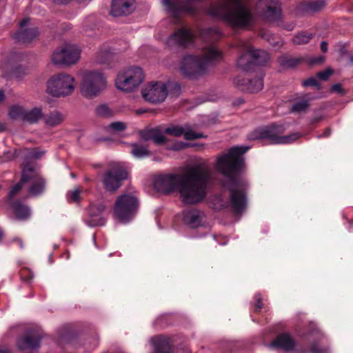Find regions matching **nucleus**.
<instances>
[{
    "instance_id": "13",
    "label": "nucleus",
    "mask_w": 353,
    "mask_h": 353,
    "mask_svg": "<svg viewBox=\"0 0 353 353\" xmlns=\"http://www.w3.org/2000/svg\"><path fill=\"white\" fill-rule=\"evenodd\" d=\"M169 85V83L163 81H151L142 89V97L152 103H162L168 97Z\"/></svg>"
},
{
    "instance_id": "57",
    "label": "nucleus",
    "mask_w": 353,
    "mask_h": 353,
    "mask_svg": "<svg viewBox=\"0 0 353 353\" xmlns=\"http://www.w3.org/2000/svg\"><path fill=\"white\" fill-rule=\"evenodd\" d=\"M4 99V92L2 90H0V102H1Z\"/></svg>"
},
{
    "instance_id": "33",
    "label": "nucleus",
    "mask_w": 353,
    "mask_h": 353,
    "mask_svg": "<svg viewBox=\"0 0 353 353\" xmlns=\"http://www.w3.org/2000/svg\"><path fill=\"white\" fill-rule=\"evenodd\" d=\"M302 58L290 57L288 56H282L279 58L280 64L284 67L292 68L299 64L302 61Z\"/></svg>"
},
{
    "instance_id": "42",
    "label": "nucleus",
    "mask_w": 353,
    "mask_h": 353,
    "mask_svg": "<svg viewBox=\"0 0 353 353\" xmlns=\"http://www.w3.org/2000/svg\"><path fill=\"white\" fill-rule=\"evenodd\" d=\"M194 145L191 144V143H185V142H183V141H178V142H176L170 148V149L173 150H181L185 149L186 148L192 147Z\"/></svg>"
},
{
    "instance_id": "46",
    "label": "nucleus",
    "mask_w": 353,
    "mask_h": 353,
    "mask_svg": "<svg viewBox=\"0 0 353 353\" xmlns=\"http://www.w3.org/2000/svg\"><path fill=\"white\" fill-rule=\"evenodd\" d=\"M80 190L79 189H74L72 190L70 193V199L72 201H78L80 199Z\"/></svg>"
},
{
    "instance_id": "52",
    "label": "nucleus",
    "mask_w": 353,
    "mask_h": 353,
    "mask_svg": "<svg viewBox=\"0 0 353 353\" xmlns=\"http://www.w3.org/2000/svg\"><path fill=\"white\" fill-rule=\"evenodd\" d=\"M0 353H11V350L6 346H0Z\"/></svg>"
},
{
    "instance_id": "11",
    "label": "nucleus",
    "mask_w": 353,
    "mask_h": 353,
    "mask_svg": "<svg viewBox=\"0 0 353 353\" xmlns=\"http://www.w3.org/2000/svg\"><path fill=\"white\" fill-rule=\"evenodd\" d=\"M22 182L30 184L28 192L30 196H36L45 190V181L40 176L36 165L26 163L22 168Z\"/></svg>"
},
{
    "instance_id": "63",
    "label": "nucleus",
    "mask_w": 353,
    "mask_h": 353,
    "mask_svg": "<svg viewBox=\"0 0 353 353\" xmlns=\"http://www.w3.org/2000/svg\"><path fill=\"white\" fill-rule=\"evenodd\" d=\"M350 224L351 225H353V221H351V222H350Z\"/></svg>"
},
{
    "instance_id": "36",
    "label": "nucleus",
    "mask_w": 353,
    "mask_h": 353,
    "mask_svg": "<svg viewBox=\"0 0 353 353\" xmlns=\"http://www.w3.org/2000/svg\"><path fill=\"white\" fill-rule=\"evenodd\" d=\"M312 37V33L300 32L292 38V42L296 45H303L307 43Z\"/></svg>"
},
{
    "instance_id": "49",
    "label": "nucleus",
    "mask_w": 353,
    "mask_h": 353,
    "mask_svg": "<svg viewBox=\"0 0 353 353\" xmlns=\"http://www.w3.org/2000/svg\"><path fill=\"white\" fill-rule=\"evenodd\" d=\"M255 299H256V310H261L263 307V303L261 301V296L260 294L255 295Z\"/></svg>"
},
{
    "instance_id": "4",
    "label": "nucleus",
    "mask_w": 353,
    "mask_h": 353,
    "mask_svg": "<svg viewBox=\"0 0 353 353\" xmlns=\"http://www.w3.org/2000/svg\"><path fill=\"white\" fill-rule=\"evenodd\" d=\"M208 14L234 28H246L254 22V13L248 0H219L210 5Z\"/></svg>"
},
{
    "instance_id": "17",
    "label": "nucleus",
    "mask_w": 353,
    "mask_h": 353,
    "mask_svg": "<svg viewBox=\"0 0 353 353\" xmlns=\"http://www.w3.org/2000/svg\"><path fill=\"white\" fill-rule=\"evenodd\" d=\"M194 39L192 32L185 28H181L171 34L166 41V45L170 50H177L179 48H186Z\"/></svg>"
},
{
    "instance_id": "45",
    "label": "nucleus",
    "mask_w": 353,
    "mask_h": 353,
    "mask_svg": "<svg viewBox=\"0 0 353 353\" xmlns=\"http://www.w3.org/2000/svg\"><path fill=\"white\" fill-rule=\"evenodd\" d=\"M303 86L307 87V86H314L318 87L319 86V82L314 77L309 78L302 83Z\"/></svg>"
},
{
    "instance_id": "31",
    "label": "nucleus",
    "mask_w": 353,
    "mask_h": 353,
    "mask_svg": "<svg viewBox=\"0 0 353 353\" xmlns=\"http://www.w3.org/2000/svg\"><path fill=\"white\" fill-rule=\"evenodd\" d=\"M26 110L19 105H14L11 107L9 111V116L11 119L15 120H21L24 121Z\"/></svg>"
},
{
    "instance_id": "58",
    "label": "nucleus",
    "mask_w": 353,
    "mask_h": 353,
    "mask_svg": "<svg viewBox=\"0 0 353 353\" xmlns=\"http://www.w3.org/2000/svg\"><path fill=\"white\" fill-rule=\"evenodd\" d=\"M5 130L6 125L3 123H0V132L4 131Z\"/></svg>"
},
{
    "instance_id": "1",
    "label": "nucleus",
    "mask_w": 353,
    "mask_h": 353,
    "mask_svg": "<svg viewBox=\"0 0 353 353\" xmlns=\"http://www.w3.org/2000/svg\"><path fill=\"white\" fill-rule=\"evenodd\" d=\"M210 179L209 170L202 165H197L187 169L183 174L159 175L154 179V186L157 191L163 194L178 191L183 203L195 204L205 197Z\"/></svg>"
},
{
    "instance_id": "61",
    "label": "nucleus",
    "mask_w": 353,
    "mask_h": 353,
    "mask_svg": "<svg viewBox=\"0 0 353 353\" xmlns=\"http://www.w3.org/2000/svg\"><path fill=\"white\" fill-rule=\"evenodd\" d=\"M351 62L353 63V56L351 57Z\"/></svg>"
},
{
    "instance_id": "56",
    "label": "nucleus",
    "mask_w": 353,
    "mask_h": 353,
    "mask_svg": "<svg viewBox=\"0 0 353 353\" xmlns=\"http://www.w3.org/2000/svg\"><path fill=\"white\" fill-rule=\"evenodd\" d=\"M294 27V23H290V24L288 25L286 27H285V28L287 30L290 31V30H293Z\"/></svg>"
},
{
    "instance_id": "7",
    "label": "nucleus",
    "mask_w": 353,
    "mask_h": 353,
    "mask_svg": "<svg viewBox=\"0 0 353 353\" xmlns=\"http://www.w3.org/2000/svg\"><path fill=\"white\" fill-rule=\"evenodd\" d=\"M107 85L106 79L100 71L88 70L81 74V94L91 99L98 96Z\"/></svg>"
},
{
    "instance_id": "16",
    "label": "nucleus",
    "mask_w": 353,
    "mask_h": 353,
    "mask_svg": "<svg viewBox=\"0 0 353 353\" xmlns=\"http://www.w3.org/2000/svg\"><path fill=\"white\" fill-rule=\"evenodd\" d=\"M127 172L121 168L113 167L108 170L103 176L102 183L105 190L114 192L121 185V181L127 179Z\"/></svg>"
},
{
    "instance_id": "27",
    "label": "nucleus",
    "mask_w": 353,
    "mask_h": 353,
    "mask_svg": "<svg viewBox=\"0 0 353 353\" xmlns=\"http://www.w3.org/2000/svg\"><path fill=\"white\" fill-rule=\"evenodd\" d=\"M43 119L46 125L54 128L61 125L63 122L65 116L61 112L54 110L46 115L43 114Z\"/></svg>"
},
{
    "instance_id": "14",
    "label": "nucleus",
    "mask_w": 353,
    "mask_h": 353,
    "mask_svg": "<svg viewBox=\"0 0 353 353\" xmlns=\"http://www.w3.org/2000/svg\"><path fill=\"white\" fill-rule=\"evenodd\" d=\"M170 14L178 17L182 13L194 14L200 8V0H163Z\"/></svg>"
},
{
    "instance_id": "8",
    "label": "nucleus",
    "mask_w": 353,
    "mask_h": 353,
    "mask_svg": "<svg viewBox=\"0 0 353 353\" xmlns=\"http://www.w3.org/2000/svg\"><path fill=\"white\" fill-rule=\"evenodd\" d=\"M75 88V81L71 75L61 72L52 75L46 82V92L53 97L70 95Z\"/></svg>"
},
{
    "instance_id": "12",
    "label": "nucleus",
    "mask_w": 353,
    "mask_h": 353,
    "mask_svg": "<svg viewBox=\"0 0 353 353\" xmlns=\"http://www.w3.org/2000/svg\"><path fill=\"white\" fill-rule=\"evenodd\" d=\"M81 48L72 43L65 44L56 49L51 56V61L57 65H71L78 62L81 57Z\"/></svg>"
},
{
    "instance_id": "34",
    "label": "nucleus",
    "mask_w": 353,
    "mask_h": 353,
    "mask_svg": "<svg viewBox=\"0 0 353 353\" xmlns=\"http://www.w3.org/2000/svg\"><path fill=\"white\" fill-rule=\"evenodd\" d=\"M325 6V1L322 0L306 2L303 4V10L307 12H316Z\"/></svg>"
},
{
    "instance_id": "47",
    "label": "nucleus",
    "mask_w": 353,
    "mask_h": 353,
    "mask_svg": "<svg viewBox=\"0 0 353 353\" xmlns=\"http://www.w3.org/2000/svg\"><path fill=\"white\" fill-rule=\"evenodd\" d=\"M111 52L110 50H101L98 53L99 61L100 62H104L106 61V58L110 54Z\"/></svg>"
},
{
    "instance_id": "29",
    "label": "nucleus",
    "mask_w": 353,
    "mask_h": 353,
    "mask_svg": "<svg viewBox=\"0 0 353 353\" xmlns=\"http://www.w3.org/2000/svg\"><path fill=\"white\" fill-rule=\"evenodd\" d=\"M43 117V112L41 108L34 107L31 109L26 110L24 121L30 124L37 123Z\"/></svg>"
},
{
    "instance_id": "18",
    "label": "nucleus",
    "mask_w": 353,
    "mask_h": 353,
    "mask_svg": "<svg viewBox=\"0 0 353 353\" xmlns=\"http://www.w3.org/2000/svg\"><path fill=\"white\" fill-rule=\"evenodd\" d=\"M270 346L282 349L284 351L290 353L307 352L305 348L296 346L294 339L287 333H283L278 335L276 338L272 342Z\"/></svg>"
},
{
    "instance_id": "53",
    "label": "nucleus",
    "mask_w": 353,
    "mask_h": 353,
    "mask_svg": "<svg viewBox=\"0 0 353 353\" xmlns=\"http://www.w3.org/2000/svg\"><path fill=\"white\" fill-rule=\"evenodd\" d=\"M327 43L326 41H322L321 43V48L323 52H326L327 50Z\"/></svg>"
},
{
    "instance_id": "54",
    "label": "nucleus",
    "mask_w": 353,
    "mask_h": 353,
    "mask_svg": "<svg viewBox=\"0 0 353 353\" xmlns=\"http://www.w3.org/2000/svg\"><path fill=\"white\" fill-rule=\"evenodd\" d=\"M70 1V0H54V2L57 4H66Z\"/></svg>"
},
{
    "instance_id": "2",
    "label": "nucleus",
    "mask_w": 353,
    "mask_h": 353,
    "mask_svg": "<svg viewBox=\"0 0 353 353\" xmlns=\"http://www.w3.org/2000/svg\"><path fill=\"white\" fill-rule=\"evenodd\" d=\"M249 148L247 146L232 148L228 153L217 158L215 165L216 169L225 177L223 186L230 192V206L235 214H241L247 207V182L236 174L243 165L242 155Z\"/></svg>"
},
{
    "instance_id": "44",
    "label": "nucleus",
    "mask_w": 353,
    "mask_h": 353,
    "mask_svg": "<svg viewBox=\"0 0 353 353\" xmlns=\"http://www.w3.org/2000/svg\"><path fill=\"white\" fill-rule=\"evenodd\" d=\"M26 74H27V72H26V69L21 66H17L13 70V75L16 78L19 79Z\"/></svg>"
},
{
    "instance_id": "32",
    "label": "nucleus",
    "mask_w": 353,
    "mask_h": 353,
    "mask_svg": "<svg viewBox=\"0 0 353 353\" xmlns=\"http://www.w3.org/2000/svg\"><path fill=\"white\" fill-rule=\"evenodd\" d=\"M310 105V98L307 96H305L301 100L295 102L291 108L292 112H302L305 111Z\"/></svg>"
},
{
    "instance_id": "25",
    "label": "nucleus",
    "mask_w": 353,
    "mask_h": 353,
    "mask_svg": "<svg viewBox=\"0 0 353 353\" xmlns=\"http://www.w3.org/2000/svg\"><path fill=\"white\" fill-rule=\"evenodd\" d=\"M17 345L21 351L37 349L40 345V338L37 335L27 334L18 339Z\"/></svg>"
},
{
    "instance_id": "30",
    "label": "nucleus",
    "mask_w": 353,
    "mask_h": 353,
    "mask_svg": "<svg viewBox=\"0 0 353 353\" xmlns=\"http://www.w3.org/2000/svg\"><path fill=\"white\" fill-rule=\"evenodd\" d=\"M131 153L134 157L139 159L146 157L150 155V151L148 148L138 143L132 144Z\"/></svg>"
},
{
    "instance_id": "37",
    "label": "nucleus",
    "mask_w": 353,
    "mask_h": 353,
    "mask_svg": "<svg viewBox=\"0 0 353 353\" xmlns=\"http://www.w3.org/2000/svg\"><path fill=\"white\" fill-rule=\"evenodd\" d=\"M95 114L99 117L108 118L113 116V111L108 105L103 104L96 108Z\"/></svg>"
},
{
    "instance_id": "41",
    "label": "nucleus",
    "mask_w": 353,
    "mask_h": 353,
    "mask_svg": "<svg viewBox=\"0 0 353 353\" xmlns=\"http://www.w3.org/2000/svg\"><path fill=\"white\" fill-rule=\"evenodd\" d=\"M24 184V182H22L21 178L20 181L18 183H17L8 192L7 197L8 200L11 201L17 194H19Z\"/></svg>"
},
{
    "instance_id": "9",
    "label": "nucleus",
    "mask_w": 353,
    "mask_h": 353,
    "mask_svg": "<svg viewBox=\"0 0 353 353\" xmlns=\"http://www.w3.org/2000/svg\"><path fill=\"white\" fill-rule=\"evenodd\" d=\"M239 45L245 51L237 60V66L244 72H249L256 65H263L269 60V54L262 50H254L245 41L241 40Z\"/></svg>"
},
{
    "instance_id": "60",
    "label": "nucleus",
    "mask_w": 353,
    "mask_h": 353,
    "mask_svg": "<svg viewBox=\"0 0 353 353\" xmlns=\"http://www.w3.org/2000/svg\"><path fill=\"white\" fill-rule=\"evenodd\" d=\"M2 236H3V233H2V232L0 230V239H1Z\"/></svg>"
},
{
    "instance_id": "5",
    "label": "nucleus",
    "mask_w": 353,
    "mask_h": 353,
    "mask_svg": "<svg viewBox=\"0 0 353 353\" xmlns=\"http://www.w3.org/2000/svg\"><path fill=\"white\" fill-rule=\"evenodd\" d=\"M285 127L283 125H272L259 128L248 136L250 140L267 139L273 144H290L299 139L301 134L298 132L283 135Z\"/></svg>"
},
{
    "instance_id": "15",
    "label": "nucleus",
    "mask_w": 353,
    "mask_h": 353,
    "mask_svg": "<svg viewBox=\"0 0 353 353\" xmlns=\"http://www.w3.org/2000/svg\"><path fill=\"white\" fill-rule=\"evenodd\" d=\"M254 10L257 14L271 21H278L281 16L279 0H257Z\"/></svg>"
},
{
    "instance_id": "23",
    "label": "nucleus",
    "mask_w": 353,
    "mask_h": 353,
    "mask_svg": "<svg viewBox=\"0 0 353 353\" xmlns=\"http://www.w3.org/2000/svg\"><path fill=\"white\" fill-rule=\"evenodd\" d=\"M105 208L106 206L103 203L97 205H91L88 208V213L92 220L88 223V225L91 226L103 225L105 223V219L99 216L104 212Z\"/></svg>"
},
{
    "instance_id": "40",
    "label": "nucleus",
    "mask_w": 353,
    "mask_h": 353,
    "mask_svg": "<svg viewBox=\"0 0 353 353\" xmlns=\"http://www.w3.org/2000/svg\"><path fill=\"white\" fill-rule=\"evenodd\" d=\"M127 128L126 124L122 121H114L106 127V130L110 132H120L124 131Z\"/></svg>"
},
{
    "instance_id": "48",
    "label": "nucleus",
    "mask_w": 353,
    "mask_h": 353,
    "mask_svg": "<svg viewBox=\"0 0 353 353\" xmlns=\"http://www.w3.org/2000/svg\"><path fill=\"white\" fill-rule=\"evenodd\" d=\"M332 74V70H326L325 71L319 72L317 74V77L322 80H327Z\"/></svg>"
},
{
    "instance_id": "55",
    "label": "nucleus",
    "mask_w": 353,
    "mask_h": 353,
    "mask_svg": "<svg viewBox=\"0 0 353 353\" xmlns=\"http://www.w3.org/2000/svg\"><path fill=\"white\" fill-rule=\"evenodd\" d=\"M330 134H331L330 129L327 128L325 130V131L324 132V133L322 135L319 136V138L321 137H329L330 135Z\"/></svg>"
},
{
    "instance_id": "20",
    "label": "nucleus",
    "mask_w": 353,
    "mask_h": 353,
    "mask_svg": "<svg viewBox=\"0 0 353 353\" xmlns=\"http://www.w3.org/2000/svg\"><path fill=\"white\" fill-rule=\"evenodd\" d=\"M30 19H23L19 23V30L14 34V38L20 43H29L36 39L39 35L36 27L30 26Z\"/></svg>"
},
{
    "instance_id": "50",
    "label": "nucleus",
    "mask_w": 353,
    "mask_h": 353,
    "mask_svg": "<svg viewBox=\"0 0 353 353\" xmlns=\"http://www.w3.org/2000/svg\"><path fill=\"white\" fill-rule=\"evenodd\" d=\"M332 90L335 92L341 93L343 92V89L341 84H334L332 87Z\"/></svg>"
},
{
    "instance_id": "6",
    "label": "nucleus",
    "mask_w": 353,
    "mask_h": 353,
    "mask_svg": "<svg viewBox=\"0 0 353 353\" xmlns=\"http://www.w3.org/2000/svg\"><path fill=\"white\" fill-rule=\"evenodd\" d=\"M139 203L136 192L121 194L117 199L114 207V216L121 223L132 220L139 208Z\"/></svg>"
},
{
    "instance_id": "39",
    "label": "nucleus",
    "mask_w": 353,
    "mask_h": 353,
    "mask_svg": "<svg viewBox=\"0 0 353 353\" xmlns=\"http://www.w3.org/2000/svg\"><path fill=\"white\" fill-rule=\"evenodd\" d=\"M183 134L184 135V138L186 140H194L205 137V136L203 133L196 132L188 126L184 127V133Z\"/></svg>"
},
{
    "instance_id": "35",
    "label": "nucleus",
    "mask_w": 353,
    "mask_h": 353,
    "mask_svg": "<svg viewBox=\"0 0 353 353\" xmlns=\"http://www.w3.org/2000/svg\"><path fill=\"white\" fill-rule=\"evenodd\" d=\"M25 154L27 159H39L43 157L46 151L40 148H25Z\"/></svg>"
},
{
    "instance_id": "28",
    "label": "nucleus",
    "mask_w": 353,
    "mask_h": 353,
    "mask_svg": "<svg viewBox=\"0 0 353 353\" xmlns=\"http://www.w3.org/2000/svg\"><path fill=\"white\" fill-rule=\"evenodd\" d=\"M10 206L17 219L25 220L30 217V208L27 205H23L20 201H15L10 204Z\"/></svg>"
},
{
    "instance_id": "51",
    "label": "nucleus",
    "mask_w": 353,
    "mask_h": 353,
    "mask_svg": "<svg viewBox=\"0 0 353 353\" xmlns=\"http://www.w3.org/2000/svg\"><path fill=\"white\" fill-rule=\"evenodd\" d=\"M323 57H319L317 58L312 59L310 61V63L314 64V63H319L323 61Z\"/></svg>"
},
{
    "instance_id": "22",
    "label": "nucleus",
    "mask_w": 353,
    "mask_h": 353,
    "mask_svg": "<svg viewBox=\"0 0 353 353\" xmlns=\"http://www.w3.org/2000/svg\"><path fill=\"white\" fill-rule=\"evenodd\" d=\"M134 0H112L111 14L120 17L130 14L133 10Z\"/></svg>"
},
{
    "instance_id": "19",
    "label": "nucleus",
    "mask_w": 353,
    "mask_h": 353,
    "mask_svg": "<svg viewBox=\"0 0 353 353\" xmlns=\"http://www.w3.org/2000/svg\"><path fill=\"white\" fill-rule=\"evenodd\" d=\"M247 77L238 76L234 80V83L236 87L243 91L248 92H257L262 90L263 87V74L260 73L254 80L250 79V75L246 74Z\"/></svg>"
},
{
    "instance_id": "10",
    "label": "nucleus",
    "mask_w": 353,
    "mask_h": 353,
    "mask_svg": "<svg viewBox=\"0 0 353 353\" xmlns=\"http://www.w3.org/2000/svg\"><path fill=\"white\" fill-rule=\"evenodd\" d=\"M143 80V70L139 67L132 66L119 72L115 79V85L123 92H132L139 87Z\"/></svg>"
},
{
    "instance_id": "3",
    "label": "nucleus",
    "mask_w": 353,
    "mask_h": 353,
    "mask_svg": "<svg viewBox=\"0 0 353 353\" xmlns=\"http://www.w3.org/2000/svg\"><path fill=\"white\" fill-rule=\"evenodd\" d=\"M221 32L218 28H208L201 30L200 37L209 44L203 48V56L198 57L187 54L182 59L179 71L181 74L190 79H197L203 75L210 63L218 61L221 58V52L211 44L219 39Z\"/></svg>"
},
{
    "instance_id": "24",
    "label": "nucleus",
    "mask_w": 353,
    "mask_h": 353,
    "mask_svg": "<svg viewBox=\"0 0 353 353\" xmlns=\"http://www.w3.org/2000/svg\"><path fill=\"white\" fill-rule=\"evenodd\" d=\"M165 134H166L165 132V127L157 126L143 132L142 134V137L145 140L152 139L156 144L160 145L168 141Z\"/></svg>"
},
{
    "instance_id": "26",
    "label": "nucleus",
    "mask_w": 353,
    "mask_h": 353,
    "mask_svg": "<svg viewBox=\"0 0 353 353\" xmlns=\"http://www.w3.org/2000/svg\"><path fill=\"white\" fill-rule=\"evenodd\" d=\"M153 353H171L172 347L169 339L163 336H157L151 339Z\"/></svg>"
},
{
    "instance_id": "21",
    "label": "nucleus",
    "mask_w": 353,
    "mask_h": 353,
    "mask_svg": "<svg viewBox=\"0 0 353 353\" xmlns=\"http://www.w3.org/2000/svg\"><path fill=\"white\" fill-rule=\"evenodd\" d=\"M205 214L198 210L185 211L183 214V223L190 228H197L205 225Z\"/></svg>"
},
{
    "instance_id": "62",
    "label": "nucleus",
    "mask_w": 353,
    "mask_h": 353,
    "mask_svg": "<svg viewBox=\"0 0 353 353\" xmlns=\"http://www.w3.org/2000/svg\"><path fill=\"white\" fill-rule=\"evenodd\" d=\"M138 113H141V112H143L142 110H140V111H138L137 112Z\"/></svg>"
},
{
    "instance_id": "43",
    "label": "nucleus",
    "mask_w": 353,
    "mask_h": 353,
    "mask_svg": "<svg viewBox=\"0 0 353 353\" xmlns=\"http://www.w3.org/2000/svg\"><path fill=\"white\" fill-rule=\"evenodd\" d=\"M310 352L311 353H330V351L327 348L321 347L316 343H313L310 347Z\"/></svg>"
},
{
    "instance_id": "38",
    "label": "nucleus",
    "mask_w": 353,
    "mask_h": 353,
    "mask_svg": "<svg viewBox=\"0 0 353 353\" xmlns=\"http://www.w3.org/2000/svg\"><path fill=\"white\" fill-rule=\"evenodd\" d=\"M165 132L166 134L179 137L184 133V127L170 125L165 128Z\"/></svg>"
},
{
    "instance_id": "59",
    "label": "nucleus",
    "mask_w": 353,
    "mask_h": 353,
    "mask_svg": "<svg viewBox=\"0 0 353 353\" xmlns=\"http://www.w3.org/2000/svg\"><path fill=\"white\" fill-rule=\"evenodd\" d=\"M17 241V242L19 243V245L20 246L21 248H23V244L22 243V241L19 239H16Z\"/></svg>"
}]
</instances>
